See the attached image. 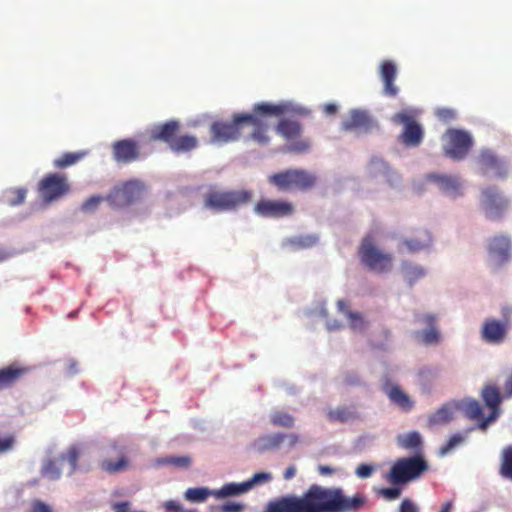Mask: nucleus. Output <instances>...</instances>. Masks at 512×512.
Returning a JSON list of instances; mask_svg holds the SVG:
<instances>
[{
  "mask_svg": "<svg viewBox=\"0 0 512 512\" xmlns=\"http://www.w3.org/2000/svg\"><path fill=\"white\" fill-rule=\"evenodd\" d=\"M404 245L410 252L415 253L423 250L427 246V243L419 239H406Z\"/></svg>",
  "mask_w": 512,
  "mask_h": 512,
  "instance_id": "48",
  "label": "nucleus"
},
{
  "mask_svg": "<svg viewBox=\"0 0 512 512\" xmlns=\"http://www.w3.org/2000/svg\"><path fill=\"white\" fill-rule=\"evenodd\" d=\"M429 179L435 182L438 187L450 195H460L462 182L459 177L445 174H431Z\"/></svg>",
  "mask_w": 512,
  "mask_h": 512,
  "instance_id": "23",
  "label": "nucleus"
},
{
  "mask_svg": "<svg viewBox=\"0 0 512 512\" xmlns=\"http://www.w3.org/2000/svg\"><path fill=\"white\" fill-rule=\"evenodd\" d=\"M499 473L502 477L512 480V445L505 447L501 452Z\"/></svg>",
  "mask_w": 512,
  "mask_h": 512,
  "instance_id": "35",
  "label": "nucleus"
},
{
  "mask_svg": "<svg viewBox=\"0 0 512 512\" xmlns=\"http://www.w3.org/2000/svg\"><path fill=\"white\" fill-rule=\"evenodd\" d=\"M318 471L321 475H330L333 473V468L329 467V466H323V465H320L318 467Z\"/></svg>",
  "mask_w": 512,
  "mask_h": 512,
  "instance_id": "60",
  "label": "nucleus"
},
{
  "mask_svg": "<svg viewBox=\"0 0 512 512\" xmlns=\"http://www.w3.org/2000/svg\"><path fill=\"white\" fill-rule=\"evenodd\" d=\"M373 471H374V467L372 465L360 464L356 468L355 474L357 475V477L365 479V478H369L372 475Z\"/></svg>",
  "mask_w": 512,
  "mask_h": 512,
  "instance_id": "51",
  "label": "nucleus"
},
{
  "mask_svg": "<svg viewBox=\"0 0 512 512\" xmlns=\"http://www.w3.org/2000/svg\"><path fill=\"white\" fill-rule=\"evenodd\" d=\"M508 322L487 318L481 328V338L486 343L500 344L507 336Z\"/></svg>",
  "mask_w": 512,
  "mask_h": 512,
  "instance_id": "17",
  "label": "nucleus"
},
{
  "mask_svg": "<svg viewBox=\"0 0 512 512\" xmlns=\"http://www.w3.org/2000/svg\"><path fill=\"white\" fill-rule=\"evenodd\" d=\"M479 163L484 172L493 170L498 177H504L506 175L502 162L491 151H483L480 154Z\"/></svg>",
  "mask_w": 512,
  "mask_h": 512,
  "instance_id": "27",
  "label": "nucleus"
},
{
  "mask_svg": "<svg viewBox=\"0 0 512 512\" xmlns=\"http://www.w3.org/2000/svg\"><path fill=\"white\" fill-rule=\"evenodd\" d=\"M489 255L495 261L496 266L505 264L511 256V240L507 235H496L489 240Z\"/></svg>",
  "mask_w": 512,
  "mask_h": 512,
  "instance_id": "18",
  "label": "nucleus"
},
{
  "mask_svg": "<svg viewBox=\"0 0 512 512\" xmlns=\"http://www.w3.org/2000/svg\"><path fill=\"white\" fill-rule=\"evenodd\" d=\"M307 114L304 108H296L291 103L283 102L279 104L258 103L255 104L252 113H236L230 121H215L210 126L212 143H229L240 139L245 127H252L250 137L260 145H267L270 141L267 135L268 124L262 117L281 116L286 114Z\"/></svg>",
  "mask_w": 512,
  "mask_h": 512,
  "instance_id": "2",
  "label": "nucleus"
},
{
  "mask_svg": "<svg viewBox=\"0 0 512 512\" xmlns=\"http://www.w3.org/2000/svg\"><path fill=\"white\" fill-rule=\"evenodd\" d=\"M327 418L330 422L345 423L357 418V413L354 407L340 406L331 409L327 413Z\"/></svg>",
  "mask_w": 512,
  "mask_h": 512,
  "instance_id": "29",
  "label": "nucleus"
},
{
  "mask_svg": "<svg viewBox=\"0 0 512 512\" xmlns=\"http://www.w3.org/2000/svg\"><path fill=\"white\" fill-rule=\"evenodd\" d=\"M289 441V446L294 447L300 440L299 435L292 433V434H286V438Z\"/></svg>",
  "mask_w": 512,
  "mask_h": 512,
  "instance_id": "58",
  "label": "nucleus"
},
{
  "mask_svg": "<svg viewBox=\"0 0 512 512\" xmlns=\"http://www.w3.org/2000/svg\"><path fill=\"white\" fill-rule=\"evenodd\" d=\"M65 455V461H68L70 465V474L74 473L78 468V460L80 451L76 446H72L68 449Z\"/></svg>",
  "mask_w": 512,
  "mask_h": 512,
  "instance_id": "42",
  "label": "nucleus"
},
{
  "mask_svg": "<svg viewBox=\"0 0 512 512\" xmlns=\"http://www.w3.org/2000/svg\"><path fill=\"white\" fill-rule=\"evenodd\" d=\"M393 121L404 126L400 139L405 146L417 147L420 145L424 137V131L413 116L407 111H401L393 116Z\"/></svg>",
  "mask_w": 512,
  "mask_h": 512,
  "instance_id": "11",
  "label": "nucleus"
},
{
  "mask_svg": "<svg viewBox=\"0 0 512 512\" xmlns=\"http://www.w3.org/2000/svg\"><path fill=\"white\" fill-rule=\"evenodd\" d=\"M15 444V437L13 434L5 436L0 435V454L6 453L13 449Z\"/></svg>",
  "mask_w": 512,
  "mask_h": 512,
  "instance_id": "47",
  "label": "nucleus"
},
{
  "mask_svg": "<svg viewBox=\"0 0 512 512\" xmlns=\"http://www.w3.org/2000/svg\"><path fill=\"white\" fill-rule=\"evenodd\" d=\"M323 111L327 115H333L337 112V105L333 103H327L323 106Z\"/></svg>",
  "mask_w": 512,
  "mask_h": 512,
  "instance_id": "57",
  "label": "nucleus"
},
{
  "mask_svg": "<svg viewBox=\"0 0 512 512\" xmlns=\"http://www.w3.org/2000/svg\"><path fill=\"white\" fill-rule=\"evenodd\" d=\"M70 191L71 185L67 175L58 172L45 174L37 185L39 198L45 205L59 201L67 196Z\"/></svg>",
  "mask_w": 512,
  "mask_h": 512,
  "instance_id": "5",
  "label": "nucleus"
},
{
  "mask_svg": "<svg viewBox=\"0 0 512 512\" xmlns=\"http://www.w3.org/2000/svg\"><path fill=\"white\" fill-rule=\"evenodd\" d=\"M254 212L264 218H284L294 213V206L282 199H261L255 204Z\"/></svg>",
  "mask_w": 512,
  "mask_h": 512,
  "instance_id": "12",
  "label": "nucleus"
},
{
  "mask_svg": "<svg viewBox=\"0 0 512 512\" xmlns=\"http://www.w3.org/2000/svg\"><path fill=\"white\" fill-rule=\"evenodd\" d=\"M209 495H212V491L207 488H189L185 492V498L192 502H203Z\"/></svg>",
  "mask_w": 512,
  "mask_h": 512,
  "instance_id": "39",
  "label": "nucleus"
},
{
  "mask_svg": "<svg viewBox=\"0 0 512 512\" xmlns=\"http://www.w3.org/2000/svg\"><path fill=\"white\" fill-rule=\"evenodd\" d=\"M444 139L443 153L446 157L454 161L463 160L468 155L473 145L471 135L460 129H448L444 135Z\"/></svg>",
  "mask_w": 512,
  "mask_h": 512,
  "instance_id": "7",
  "label": "nucleus"
},
{
  "mask_svg": "<svg viewBox=\"0 0 512 512\" xmlns=\"http://www.w3.org/2000/svg\"><path fill=\"white\" fill-rule=\"evenodd\" d=\"M396 74V65L392 61L385 60L381 63L380 76L384 83V93L387 96L394 97L398 93V88L394 84Z\"/></svg>",
  "mask_w": 512,
  "mask_h": 512,
  "instance_id": "21",
  "label": "nucleus"
},
{
  "mask_svg": "<svg viewBox=\"0 0 512 512\" xmlns=\"http://www.w3.org/2000/svg\"><path fill=\"white\" fill-rule=\"evenodd\" d=\"M144 191L145 186L141 181L129 180L114 187L107 196V201L117 208L126 207L140 200Z\"/></svg>",
  "mask_w": 512,
  "mask_h": 512,
  "instance_id": "10",
  "label": "nucleus"
},
{
  "mask_svg": "<svg viewBox=\"0 0 512 512\" xmlns=\"http://www.w3.org/2000/svg\"><path fill=\"white\" fill-rule=\"evenodd\" d=\"M414 321L420 325H426L427 328L414 332L415 339L424 345H436L441 340V334L437 327V317L434 314H416Z\"/></svg>",
  "mask_w": 512,
  "mask_h": 512,
  "instance_id": "14",
  "label": "nucleus"
},
{
  "mask_svg": "<svg viewBox=\"0 0 512 512\" xmlns=\"http://www.w3.org/2000/svg\"><path fill=\"white\" fill-rule=\"evenodd\" d=\"M244 505L237 502H227L219 507L220 512H242Z\"/></svg>",
  "mask_w": 512,
  "mask_h": 512,
  "instance_id": "52",
  "label": "nucleus"
},
{
  "mask_svg": "<svg viewBox=\"0 0 512 512\" xmlns=\"http://www.w3.org/2000/svg\"><path fill=\"white\" fill-rule=\"evenodd\" d=\"M402 447L407 449H418L421 445V436L417 432H411L399 439Z\"/></svg>",
  "mask_w": 512,
  "mask_h": 512,
  "instance_id": "41",
  "label": "nucleus"
},
{
  "mask_svg": "<svg viewBox=\"0 0 512 512\" xmlns=\"http://www.w3.org/2000/svg\"><path fill=\"white\" fill-rule=\"evenodd\" d=\"M127 466L128 461L124 455H121L117 461H112L111 459H104L100 463L101 469L110 474L123 471L127 468Z\"/></svg>",
  "mask_w": 512,
  "mask_h": 512,
  "instance_id": "36",
  "label": "nucleus"
},
{
  "mask_svg": "<svg viewBox=\"0 0 512 512\" xmlns=\"http://www.w3.org/2000/svg\"><path fill=\"white\" fill-rule=\"evenodd\" d=\"M344 384L350 385V386L359 385L360 384L359 377L357 376V374H355L353 372H349L344 377Z\"/></svg>",
  "mask_w": 512,
  "mask_h": 512,
  "instance_id": "54",
  "label": "nucleus"
},
{
  "mask_svg": "<svg viewBox=\"0 0 512 512\" xmlns=\"http://www.w3.org/2000/svg\"><path fill=\"white\" fill-rule=\"evenodd\" d=\"M342 326V324L340 322H333V323H328V329L329 330H335V329H339L340 327Z\"/></svg>",
  "mask_w": 512,
  "mask_h": 512,
  "instance_id": "63",
  "label": "nucleus"
},
{
  "mask_svg": "<svg viewBox=\"0 0 512 512\" xmlns=\"http://www.w3.org/2000/svg\"><path fill=\"white\" fill-rule=\"evenodd\" d=\"M359 257L363 265L375 272H388L392 266V256L378 250L371 237L362 240Z\"/></svg>",
  "mask_w": 512,
  "mask_h": 512,
  "instance_id": "8",
  "label": "nucleus"
},
{
  "mask_svg": "<svg viewBox=\"0 0 512 512\" xmlns=\"http://www.w3.org/2000/svg\"><path fill=\"white\" fill-rule=\"evenodd\" d=\"M32 512H52V509L46 503L40 500H35L32 503Z\"/></svg>",
  "mask_w": 512,
  "mask_h": 512,
  "instance_id": "53",
  "label": "nucleus"
},
{
  "mask_svg": "<svg viewBox=\"0 0 512 512\" xmlns=\"http://www.w3.org/2000/svg\"><path fill=\"white\" fill-rule=\"evenodd\" d=\"M11 255L12 254L7 250L0 248V263L6 261L8 258L11 257Z\"/></svg>",
  "mask_w": 512,
  "mask_h": 512,
  "instance_id": "61",
  "label": "nucleus"
},
{
  "mask_svg": "<svg viewBox=\"0 0 512 512\" xmlns=\"http://www.w3.org/2000/svg\"><path fill=\"white\" fill-rule=\"evenodd\" d=\"M507 204L508 201L499 194L496 188L488 187L482 191L481 206L487 219H501Z\"/></svg>",
  "mask_w": 512,
  "mask_h": 512,
  "instance_id": "13",
  "label": "nucleus"
},
{
  "mask_svg": "<svg viewBox=\"0 0 512 512\" xmlns=\"http://www.w3.org/2000/svg\"><path fill=\"white\" fill-rule=\"evenodd\" d=\"M162 463L187 468L191 464V459L187 456L168 457L162 460Z\"/></svg>",
  "mask_w": 512,
  "mask_h": 512,
  "instance_id": "45",
  "label": "nucleus"
},
{
  "mask_svg": "<svg viewBox=\"0 0 512 512\" xmlns=\"http://www.w3.org/2000/svg\"><path fill=\"white\" fill-rule=\"evenodd\" d=\"M302 130L298 121L286 118L281 119L276 126V132L287 141L286 150L297 154L305 153L310 149L309 141L300 138Z\"/></svg>",
  "mask_w": 512,
  "mask_h": 512,
  "instance_id": "9",
  "label": "nucleus"
},
{
  "mask_svg": "<svg viewBox=\"0 0 512 512\" xmlns=\"http://www.w3.org/2000/svg\"><path fill=\"white\" fill-rule=\"evenodd\" d=\"M65 462V455L60 454L57 458L48 459L42 467V475L48 479L56 480L61 476L62 466Z\"/></svg>",
  "mask_w": 512,
  "mask_h": 512,
  "instance_id": "28",
  "label": "nucleus"
},
{
  "mask_svg": "<svg viewBox=\"0 0 512 512\" xmlns=\"http://www.w3.org/2000/svg\"><path fill=\"white\" fill-rule=\"evenodd\" d=\"M457 409V404L455 402H448L443 404L439 409H437L434 413L430 414L428 417V425L429 427L445 425L451 422L454 418V413Z\"/></svg>",
  "mask_w": 512,
  "mask_h": 512,
  "instance_id": "25",
  "label": "nucleus"
},
{
  "mask_svg": "<svg viewBox=\"0 0 512 512\" xmlns=\"http://www.w3.org/2000/svg\"><path fill=\"white\" fill-rule=\"evenodd\" d=\"M165 508L170 512H181L182 505L178 501H168L165 503Z\"/></svg>",
  "mask_w": 512,
  "mask_h": 512,
  "instance_id": "55",
  "label": "nucleus"
},
{
  "mask_svg": "<svg viewBox=\"0 0 512 512\" xmlns=\"http://www.w3.org/2000/svg\"><path fill=\"white\" fill-rule=\"evenodd\" d=\"M347 302L345 300H338L337 307L338 310L344 313L348 320L349 325L353 330H363L365 328V321L360 313L351 312L347 310Z\"/></svg>",
  "mask_w": 512,
  "mask_h": 512,
  "instance_id": "31",
  "label": "nucleus"
},
{
  "mask_svg": "<svg viewBox=\"0 0 512 512\" xmlns=\"http://www.w3.org/2000/svg\"><path fill=\"white\" fill-rule=\"evenodd\" d=\"M198 145V140L196 137L191 135H182L176 137L170 149L174 152H189L195 149Z\"/></svg>",
  "mask_w": 512,
  "mask_h": 512,
  "instance_id": "33",
  "label": "nucleus"
},
{
  "mask_svg": "<svg viewBox=\"0 0 512 512\" xmlns=\"http://www.w3.org/2000/svg\"><path fill=\"white\" fill-rule=\"evenodd\" d=\"M465 414L472 420H478L479 424L482 419H486L483 417V410L480 403L476 400H470L465 404Z\"/></svg>",
  "mask_w": 512,
  "mask_h": 512,
  "instance_id": "37",
  "label": "nucleus"
},
{
  "mask_svg": "<svg viewBox=\"0 0 512 512\" xmlns=\"http://www.w3.org/2000/svg\"><path fill=\"white\" fill-rule=\"evenodd\" d=\"M248 492L245 482L242 483H228L223 485L220 489L212 491V495L216 498H226L230 496H237Z\"/></svg>",
  "mask_w": 512,
  "mask_h": 512,
  "instance_id": "32",
  "label": "nucleus"
},
{
  "mask_svg": "<svg viewBox=\"0 0 512 512\" xmlns=\"http://www.w3.org/2000/svg\"><path fill=\"white\" fill-rule=\"evenodd\" d=\"M112 155L116 162L128 164L139 159L140 147L133 139H122L112 145Z\"/></svg>",
  "mask_w": 512,
  "mask_h": 512,
  "instance_id": "16",
  "label": "nucleus"
},
{
  "mask_svg": "<svg viewBox=\"0 0 512 512\" xmlns=\"http://www.w3.org/2000/svg\"><path fill=\"white\" fill-rule=\"evenodd\" d=\"M453 503L451 501L445 502L442 505L440 512H452Z\"/></svg>",
  "mask_w": 512,
  "mask_h": 512,
  "instance_id": "62",
  "label": "nucleus"
},
{
  "mask_svg": "<svg viewBox=\"0 0 512 512\" xmlns=\"http://www.w3.org/2000/svg\"><path fill=\"white\" fill-rule=\"evenodd\" d=\"M398 512H420V509L413 500L405 498L401 501Z\"/></svg>",
  "mask_w": 512,
  "mask_h": 512,
  "instance_id": "49",
  "label": "nucleus"
},
{
  "mask_svg": "<svg viewBox=\"0 0 512 512\" xmlns=\"http://www.w3.org/2000/svg\"><path fill=\"white\" fill-rule=\"evenodd\" d=\"M403 269L405 277L410 285L425 275V271L422 267L411 263H405L403 265Z\"/></svg>",
  "mask_w": 512,
  "mask_h": 512,
  "instance_id": "38",
  "label": "nucleus"
},
{
  "mask_svg": "<svg viewBox=\"0 0 512 512\" xmlns=\"http://www.w3.org/2000/svg\"><path fill=\"white\" fill-rule=\"evenodd\" d=\"M385 393L390 402L402 411L408 412L414 407V401L398 385L386 386Z\"/></svg>",
  "mask_w": 512,
  "mask_h": 512,
  "instance_id": "24",
  "label": "nucleus"
},
{
  "mask_svg": "<svg viewBox=\"0 0 512 512\" xmlns=\"http://www.w3.org/2000/svg\"><path fill=\"white\" fill-rule=\"evenodd\" d=\"M271 479H272V476L270 473L259 472V473L254 474L252 476V478H250L249 480L245 481V485H246L247 490L249 491L255 485L267 483V482L271 481Z\"/></svg>",
  "mask_w": 512,
  "mask_h": 512,
  "instance_id": "43",
  "label": "nucleus"
},
{
  "mask_svg": "<svg viewBox=\"0 0 512 512\" xmlns=\"http://www.w3.org/2000/svg\"><path fill=\"white\" fill-rule=\"evenodd\" d=\"M296 474V468L295 466H289L285 472H284V479L285 480H291Z\"/></svg>",
  "mask_w": 512,
  "mask_h": 512,
  "instance_id": "59",
  "label": "nucleus"
},
{
  "mask_svg": "<svg viewBox=\"0 0 512 512\" xmlns=\"http://www.w3.org/2000/svg\"><path fill=\"white\" fill-rule=\"evenodd\" d=\"M11 193L14 195L13 198L9 200V204L11 206H17L24 202L26 195H27V189L26 188H16L11 191Z\"/></svg>",
  "mask_w": 512,
  "mask_h": 512,
  "instance_id": "46",
  "label": "nucleus"
},
{
  "mask_svg": "<svg viewBox=\"0 0 512 512\" xmlns=\"http://www.w3.org/2000/svg\"><path fill=\"white\" fill-rule=\"evenodd\" d=\"M30 371L29 367L11 364L0 369V391L15 385Z\"/></svg>",
  "mask_w": 512,
  "mask_h": 512,
  "instance_id": "20",
  "label": "nucleus"
},
{
  "mask_svg": "<svg viewBox=\"0 0 512 512\" xmlns=\"http://www.w3.org/2000/svg\"><path fill=\"white\" fill-rule=\"evenodd\" d=\"M181 512H196L195 510H185L183 509Z\"/></svg>",
  "mask_w": 512,
  "mask_h": 512,
  "instance_id": "64",
  "label": "nucleus"
},
{
  "mask_svg": "<svg viewBox=\"0 0 512 512\" xmlns=\"http://www.w3.org/2000/svg\"><path fill=\"white\" fill-rule=\"evenodd\" d=\"M180 129V124L176 120H170L165 123L154 125L149 130V139L152 141H162L169 145L174 142Z\"/></svg>",
  "mask_w": 512,
  "mask_h": 512,
  "instance_id": "19",
  "label": "nucleus"
},
{
  "mask_svg": "<svg viewBox=\"0 0 512 512\" xmlns=\"http://www.w3.org/2000/svg\"><path fill=\"white\" fill-rule=\"evenodd\" d=\"M481 396L491 413L486 419H482L481 423L478 424L481 430H485L487 426L497 419L499 416V405L502 401L499 388L494 384L485 385L482 389Z\"/></svg>",
  "mask_w": 512,
  "mask_h": 512,
  "instance_id": "15",
  "label": "nucleus"
},
{
  "mask_svg": "<svg viewBox=\"0 0 512 512\" xmlns=\"http://www.w3.org/2000/svg\"><path fill=\"white\" fill-rule=\"evenodd\" d=\"M268 182L280 192L307 191L316 185L317 177L304 169H286L269 175Z\"/></svg>",
  "mask_w": 512,
  "mask_h": 512,
  "instance_id": "3",
  "label": "nucleus"
},
{
  "mask_svg": "<svg viewBox=\"0 0 512 512\" xmlns=\"http://www.w3.org/2000/svg\"><path fill=\"white\" fill-rule=\"evenodd\" d=\"M428 469L426 461L421 456L398 459L389 473L392 484H404L418 478Z\"/></svg>",
  "mask_w": 512,
  "mask_h": 512,
  "instance_id": "6",
  "label": "nucleus"
},
{
  "mask_svg": "<svg viewBox=\"0 0 512 512\" xmlns=\"http://www.w3.org/2000/svg\"><path fill=\"white\" fill-rule=\"evenodd\" d=\"M467 433L468 432H465L464 434L456 433L452 435L447 441V443L440 448V454L445 455L452 451L457 446L461 445L465 441Z\"/></svg>",
  "mask_w": 512,
  "mask_h": 512,
  "instance_id": "40",
  "label": "nucleus"
},
{
  "mask_svg": "<svg viewBox=\"0 0 512 512\" xmlns=\"http://www.w3.org/2000/svg\"><path fill=\"white\" fill-rule=\"evenodd\" d=\"M379 494L386 500L392 501L397 499L401 494V489L397 487L382 488Z\"/></svg>",
  "mask_w": 512,
  "mask_h": 512,
  "instance_id": "50",
  "label": "nucleus"
},
{
  "mask_svg": "<svg viewBox=\"0 0 512 512\" xmlns=\"http://www.w3.org/2000/svg\"><path fill=\"white\" fill-rule=\"evenodd\" d=\"M87 155L86 151L66 152L53 160L56 169H65L81 161Z\"/></svg>",
  "mask_w": 512,
  "mask_h": 512,
  "instance_id": "30",
  "label": "nucleus"
},
{
  "mask_svg": "<svg viewBox=\"0 0 512 512\" xmlns=\"http://www.w3.org/2000/svg\"><path fill=\"white\" fill-rule=\"evenodd\" d=\"M373 127V120L368 113L360 110H352L349 119L342 123V129L345 131L364 130L368 131Z\"/></svg>",
  "mask_w": 512,
  "mask_h": 512,
  "instance_id": "22",
  "label": "nucleus"
},
{
  "mask_svg": "<svg viewBox=\"0 0 512 512\" xmlns=\"http://www.w3.org/2000/svg\"><path fill=\"white\" fill-rule=\"evenodd\" d=\"M252 200L249 190L211 189L204 196L206 208L215 212L233 211L248 204Z\"/></svg>",
  "mask_w": 512,
  "mask_h": 512,
  "instance_id": "4",
  "label": "nucleus"
},
{
  "mask_svg": "<svg viewBox=\"0 0 512 512\" xmlns=\"http://www.w3.org/2000/svg\"><path fill=\"white\" fill-rule=\"evenodd\" d=\"M504 396L506 398L512 397V371L504 384Z\"/></svg>",
  "mask_w": 512,
  "mask_h": 512,
  "instance_id": "56",
  "label": "nucleus"
},
{
  "mask_svg": "<svg viewBox=\"0 0 512 512\" xmlns=\"http://www.w3.org/2000/svg\"><path fill=\"white\" fill-rule=\"evenodd\" d=\"M270 422L276 427L292 428L295 424V418L286 411L276 410L270 415Z\"/></svg>",
  "mask_w": 512,
  "mask_h": 512,
  "instance_id": "34",
  "label": "nucleus"
},
{
  "mask_svg": "<svg viewBox=\"0 0 512 512\" xmlns=\"http://www.w3.org/2000/svg\"><path fill=\"white\" fill-rule=\"evenodd\" d=\"M367 503L363 493L348 496L340 487L312 484L301 496L289 494L269 501L263 512H359Z\"/></svg>",
  "mask_w": 512,
  "mask_h": 512,
  "instance_id": "1",
  "label": "nucleus"
},
{
  "mask_svg": "<svg viewBox=\"0 0 512 512\" xmlns=\"http://www.w3.org/2000/svg\"><path fill=\"white\" fill-rule=\"evenodd\" d=\"M286 438L284 433H271L258 437L254 443V449L259 453L276 450Z\"/></svg>",
  "mask_w": 512,
  "mask_h": 512,
  "instance_id": "26",
  "label": "nucleus"
},
{
  "mask_svg": "<svg viewBox=\"0 0 512 512\" xmlns=\"http://www.w3.org/2000/svg\"><path fill=\"white\" fill-rule=\"evenodd\" d=\"M104 200L103 197L98 195H93L85 200L81 205V210L83 212H92L98 208L100 203Z\"/></svg>",
  "mask_w": 512,
  "mask_h": 512,
  "instance_id": "44",
  "label": "nucleus"
}]
</instances>
